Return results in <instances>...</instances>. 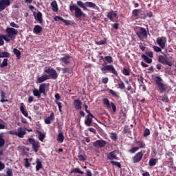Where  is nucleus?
<instances>
[{
  "label": "nucleus",
  "instance_id": "f257e3e1",
  "mask_svg": "<svg viewBox=\"0 0 176 176\" xmlns=\"http://www.w3.org/2000/svg\"><path fill=\"white\" fill-rule=\"evenodd\" d=\"M69 10L70 12H74V10L75 11L74 16L76 17V19H80V17H87V15L75 4L69 6Z\"/></svg>",
  "mask_w": 176,
  "mask_h": 176
},
{
  "label": "nucleus",
  "instance_id": "f03ea898",
  "mask_svg": "<svg viewBox=\"0 0 176 176\" xmlns=\"http://www.w3.org/2000/svg\"><path fill=\"white\" fill-rule=\"evenodd\" d=\"M162 82L163 80L162 78H160V76L155 77V84L157 85L158 91H160L161 94L164 93V91H167V90H168V86H167L166 84H164Z\"/></svg>",
  "mask_w": 176,
  "mask_h": 176
},
{
  "label": "nucleus",
  "instance_id": "7ed1b4c3",
  "mask_svg": "<svg viewBox=\"0 0 176 176\" xmlns=\"http://www.w3.org/2000/svg\"><path fill=\"white\" fill-rule=\"evenodd\" d=\"M101 71L103 72V74H105L107 71L108 72H111V74H113V75H116V76H118V71H116V69H115V67L112 65H108L105 63L102 65Z\"/></svg>",
  "mask_w": 176,
  "mask_h": 176
},
{
  "label": "nucleus",
  "instance_id": "20e7f679",
  "mask_svg": "<svg viewBox=\"0 0 176 176\" xmlns=\"http://www.w3.org/2000/svg\"><path fill=\"white\" fill-rule=\"evenodd\" d=\"M77 5L83 9V10H89L87 8H93L94 9L97 8V5L93 2L86 1L83 3L82 1H78Z\"/></svg>",
  "mask_w": 176,
  "mask_h": 176
},
{
  "label": "nucleus",
  "instance_id": "39448f33",
  "mask_svg": "<svg viewBox=\"0 0 176 176\" xmlns=\"http://www.w3.org/2000/svg\"><path fill=\"white\" fill-rule=\"evenodd\" d=\"M6 32L8 39H12L13 41L16 39V36L19 34V30L13 28H7Z\"/></svg>",
  "mask_w": 176,
  "mask_h": 176
},
{
  "label": "nucleus",
  "instance_id": "423d86ee",
  "mask_svg": "<svg viewBox=\"0 0 176 176\" xmlns=\"http://www.w3.org/2000/svg\"><path fill=\"white\" fill-rule=\"evenodd\" d=\"M158 62L161 63V64H166V65H168V67H172L173 63H171V60L167 55H160L158 56Z\"/></svg>",
  "mask_w": 176,
  "mask_h": 176
},
{
  "label": "nucleus",
  "instance_id": "0eeeda50",
  "mask_svg": "<svg viewBox=\"0 0 176 176\" xmlns=\"http://www.w3.org/2000/svg\"><path fill=\"white\" fill-rule=\"evenodd\" d=\"M44 72L45 74H47V76L49 77V79H57L58 78V74H57V71L54 69V68H50L46 69L44 70Z\"/></svg>",
  "mask_w": 176,
  "mask_h": 176
},
{
  "label": "nucleus",
  "instance_id": "6e6552de",
  "mask_svg": "<svg viewBox=\"0 0 176 176\" xmlns=\"http://www.w3.org/2000/svg\"><path fill=\"white\" fill-rule=\"evenodd\" d=\"M137 36L142 41L144 38H148V33L146 32V29L144 28H138L135 32Z\"/></svg>",
  "mask_w": 176,
  "mask_h": 176
},
{
  "label": "nucleus",
  "instance_id": "1a4fd4ad",
  "mask_svg": "<svg viewBox=\"0 0 176 176\" xmlns=\"http://www.w3.org/2000/svg\"><path fill=\"white\" fill-rule=\"evenodd\" d=\"M28 142H29L30 145H32V149L33 151H34V152H38V151H39V148H41V146L39 145V142L35 140V139L34 138H29L28 139Z\"/></svg>",
  "mask_w": 176,
  "mask_h": 176
},
{
  "label": "nucleus",
  "instance_id": "9d476101",
  "mask_svg": "<svg viewBox=\"0 0 176 176\" xmlns=\"http://www.w3.org/2000/svg\"><path fill=\"white\" fill-rule=\"evenodd\" d=\"M144 153H145V151H141L136 153L133 157V163H140L141 160H142V157H144Z\"/></svg>",
  "mask_w": 176,
  "mask_h": 176
},
{
  "label": "nucleus",
  "instance_id": "9b49d317",
  "mask_svg": "<svg viewBox=\"0 0 176 176\" xmlns=\"http://www.w3.org/2000/svg\"><path fill=\"white\" fill-rule=\"evenodd\" d=\"M72 58V56H71L69 54H65L63 57H61L59 59V61H60L63 65H64V64L65 65H68V64H71Z\"/></svg>",
  "mask_w": 176,
  "mask_h": 176
},
{
  "label": "nucleus",
  "instance_id": "f8f14e48",
  "mask_svg": "<svg viewBox=\"0 0 176 176\" xmlns=\"http://www.w3.org/2000/svg\"><path fill=\"white\" fill-rule=\"evenodd\" d=\"M156 42L161 49H164L166 47V43H167V39L166 37H158L157 38Z\"/></svg>",
  "mask_w": 176,
  "mask_h": 176
},
{
  "label": "nucleus",
  "instance_id": "ddd939ff",
  "mask_svg": "<svg viewBox=\"0 0 176 176\" xmlns=\"http://www.w3.org/2000/svg\"><path fill=\"white\" fill-rule=\"evenodd\" d=\"M10 6V0H0V12Z\"/></svg>",
  "mask_w": 176,
  "mask_h": 176
},
{
  "label": "nucleus",
  "instance_id": "4468645a",
  "mask_svg": "<svg viewBox=\"0 0 176 176\" xmlns=\"http://www.w3.org/2000/svg\"><path fill=\"white\" fill-rule=\"evenodd\" d=\"M107 17L111 21H118V14L113 12V10H111L107 13Z\"/></svg>",
  "mask_w": 176,
  "mask_h": 176
},
{
  "label": "nucleus",
  "instance_id": "2eb2a0df",
  "mask_svg": "<svg viewBox=\"0 0 176 176\" xmlns=\"http://www.w3.org/2000/svg\"><path fill=\"white\" fill-rule=\"evenodd\" d=\"M107 145V142L105 140H96L93 142V146L97 148H104Z\"/></svg>",
  "mask_w": 176,
  "mask_h": 176
},
{
  "label": "nucleus",
  "instance_id": "dca6fc26",
  "mask_svg": "<svg viewBox=\"0 0 176 176\" xmlns=\"http://www.w3.org/2000/svg\"><path fill=\"white\" fill-rule=\"evenodd\" d=\"M118 155H119V151H113L109 153V155L107 156L108 159L109 160H118Z\"/></svg>",
  "mask_w": 176,
  "mask_h": 176
},
{
  "label": "nucleus",
  "instance_id": "f3484780",
  "mask_svg": "<svg viewBox=\"0 0 176 176\" xmlns=\"http://www.w3.org/2000/svg\"><path fill=\"white\" fill-rule=\"evenodd\" d=\"M18 131H16V136L19 138H24V135H25L26 133L23 127H19L17 129Z\"/></svg>",
  "mask_w": 176,
  "mask_h": 176
},
{
  "label": "nucleus",
  "instance_id": "a211bd4d",
  "mask_svg": "<svg viewBox=\"0 0 176 176\" xmlns=\"http://www.w3.org/2000/svg\"><path fill=\"white\" fill-rule=\"evenodd\" d=\"M93 118H94V116L91 114L87 116V118L85 121V124L87 125V127L91 126V123H93Z\"/></svg>",
  "mask_w": 176,
  "mask_h": 176
},
{
  "label": "nucleus",
  "instance_id": "6ab92c4d",
  "mask_svg": "<svg viewBox=\"0 0 176 176\" xmlns=\"http://www.w3.org/2000/svg\"><path fill=\"white\" fill-rule=\"evenodd\" d=\"M6 42H10V38H8V36L3 35V34H0V46H3L5 45V41Z\"/></svg>",
  "mask_w": 176,
  "mask_h": 176
},
{
  "label": "nucleus",
  "instance_id": "aec40b11",
  "mask_svg": "<svg viewBox=\"0 0 176 176\" xmlns=\"http://www.w3.org/2000/svg\"><path fill=\"white\" fill-rule=\"evenodd\" d=\"M34 19L36 20V21H38L40 24H42L43 23V19L42 16V12H38L36 15H34Z\"/></svg>",
  "mask_w": 176,
  "mask_h": 176
},
{
  "label": "nucleus",
  "instance_id": "412c9836",
  "mask_svg": "<svg viewBox=\"0 0 176 176\" xmlns=\"http://www.w3.org/2000/svg\"><path fill=\"white\" fill-rule=\"evenodd\" d=\"M38 91L43 96H46V83H42L39 85Z\"/></svg>",
  "mask_w": 176,
  "mask_h": 176
},
{
  "label": "nucleus",
  "instance_id": "4be33fe9",
  "mask_svg": "<svg viewBox=\"0 0 176 176\" xmlns=\"http://www.w3.org/2000/svg\"><path fill=\"white\" fill-rule=\"evenodd\" d=\"M49 80V76L47 74L43 75L41 77L37 78V83H43V82Z\"/></svg>",
  "mask_w": 176,
  "mask_h": 176
},
{
  "label": "nucleus",
  "instance_id": "5701e85b",
  "mask_svg": "<svg viewBox=\"0 0 176 176\" xmlns=\"http://www.w3.org/2000/svg\"><path fill=\"white\" fill-rule=\"evenodd\" d=\"M74 108L77 110L82 109V102L79 100H74Z\"/></svg>",
  "mask_w": 176,
  "mask_h": 176
},
{
  "label": "nucleus",
  "instance_id": "b1692460",
  "mask_svg": "<svg viewBox=\"0 0 176 176\" xmlns=\"http://www.w3.org/2000/svg\"><path fill=\"white\" fill-rule=\"evenodd\" d=\"M20 111L25 118H28V111H27V109L24 107V103H21Z\"/></svg>",
  "mask_w": 176,
  "mask_h": 176
},
{
  "label": "nucleus",
  "instance_id": "393cba45",
  "mask_svg": "<svg viewBox=\"0 0 176 176\" xmlns=\"http://www.w3.org/2000/svg\"><path fill=\"white\" fill-rule=\"evenodd\" d=\"M52 120H54V113H51L50 116H48L45 120V124H50V123H52Z\"/></svg>",
  "mask_w": 176,
  "mask_h": 176
},
{
  "label": "nucleus",
  "instance_id": "a878e982",
  "mask_svg": "<svg viewBox=\"0 0 176 176\" xmlns=\"http://www.w3.org/2000/svg\"><path fill=\"white\" fill-rule=\"evenodd\" d=\"M58 142H60V144H63L64 142V133L61 131H58V135L57 138Z\"/></svg>",
  "mask_w": 176,
  "mask_h": 176
},
{
  "label": "nucleus",
  "instance_id": "bb28decb",
  "mask_svg": "<svg viewBox=\"0 0 176 176\" xmlns=\"http://www.w3.org/2000/svg\"><path fill=\"white\" fill-rule=\"evenodd\" d=\"M42 27L38 25H36L33 29L34 34H36L37 35L42 32Z\"/></svg>",
  "mask_w": 176,
  "mask_h": 176
},
{
  "label": "nucleus",
  "instance_id": "cd10ccee",
  "mask_svg": "<svg viewBox=\"0 0 176 176\" xmlns=\"http://www.w3.org/2000/svg\"><path fill=\"white\" fill-rule=\"evenodd\" d=\"M140 12H141V10L140 9L133 10L132 11V16L136 19H140Z\"/></svg>",
  "mask_w": 176,
  "mask_h": 176
},
{
  "label": "nucleus",
  "instance_id": "c85d7f7f",
  "mask_svg": "<svg viewBox=\"0 0 176 176\" xmlns=\"http://www.w3.org/2000/svg\"><path fill=\"white\" fill-rule=\"evenodd\" d=\"M51 6L52 8L53 12H58V6L57 5V1H53L51 3Z\"/></svg>",
  "mask_w": 176,
  "mask_h": 176
},
{
  "label": "nucleus",
  "instance_id": "c756f323",
  "mask_svg": "<svg viewBox=\"0 0 176 176\" xmlns=\"http://www.w3.org/2000/svg\"><path fill=\"white\" fill-rule=\"evenodd\" d=\"M36 170L39 171V170H41V168L43 167V166L42 165V162H41L39 159H37L36 161Z\"/></svg>",
  "mask_w": 176,
  "mask_h": 176
},
{
  "label": "nucleus",
  "instance_id": "7c9ffc66",
  "mask_svg": "<svg viewBox=\"0 0 176 176\" xmlns=\"http://www.w3.org/2000/svg\"><path fill=\"white\" fill-rule=\"evenodd\" d=\"M104 60L107 64H112L113 63V58L111 56H104Z\"/></svg>",
  "mask_w": 176,
  "mask_h": 176
},
{
  "label": "nucleus",
  "instance_id": "2f4dec72",
  "mask_svg": "<svg viewBox=\"0 0 176 176\" xmlns=\"http://www.w3.org/2000/svg\"><path fill=\"white\" fill-rule=\"evenodd\" d=\"M13 52L18 60H20V58H21V52L20 50H17L16 48H14Z\"/></svg>",
  "mask_w": 176,
  "mask_h": 176
},
{
  "label": "nucleus",
  "instance_id": "473e14b6",
  "mask_svg": "<svg viewBox=\"0 0 176 176\" xmlns=\"http://www.w3.org/2000/svg\"><path fill=\"white\" fill-rule=\"evenodd\" d=\"M33 95L34 96V97H37V98H41V91H39V89H34L32 91Z\"/></svg>",
  "mask_w": 176,
  "mask_h": 176
},
{
  "label": "nucleus",
  "instance_id": "72a5a7b5",
  "mask_svg": "<svg viewBox=\"0 0 176 176\" xmlns=\"http://www.w3.org/2000/svg\"><path fill=\"white\" fill-rule=\"evenodd\" d=\"M156 163H157V159L151 158L149 160L148 166H150V167H153V166L156 165Z\"/></svg>",
  "mask_w": 176,
  "mask_h": 176
},
{
  "label": "nucleus",
  "instance_id": "f704fd0d",
  "mask_svg": "<svg viewBox=\"0 0 176 176\" xmlns=\"http://www.w3.org/2000/svg\"><path fill=\"white\" fill-rule=\"evenodd\" d=\"M37 133H38V140L39 141H41V142H43V140H45L46 135L43 133L42 132L37 131Z\"/></svg>",
  "mask_w": 176,
  "mask_h": 176
},
{
  "label": "nucleus",
  "instance_id": "c9c22d12",
  "mask_svg": "<svg viewBox=\"0 0 176 176\" xmlns=\"http://www.w3.org/2000/svg\"><path fill=\"white\" fill-rule=\"evenodd\" d=\"M74 173H76L77 174H85V172L80 170L79 168H74L70 171V174H74Z\"/></svg>",
  "mask_w": 176,
  "mask_h": 176
},
{
  "label": "nucleus",
  "instance_id": "e433bc0d",
  "mask_svg": "<svg viewBox=\"0 0 176 176\" xmlns=\"http://www.w3.org/2000/svg\"><path fill=\"white\" fill-rule=\"evenodd\" d=\"M142 58L146 61L148 64H151L152 63V58H148L146 55L142 54Z\"/></svg>",
  "mask_w": 176,
  "mask_h": 176
},
{
  "label": "nucleus",
  "instance_id": "4c0bfd02",
  "mask_svg": "<svg viewBox=\"0 0 176 176\" xmlns=\"http://www.w3.org/2000/svg\"><path fill=\"white\" fill-rule=\"evenodd\" d=\"M118 89H120V90H124L126 89V85H124V82L123 81L120 80L118 81Z\"/></svg>",
  "mask_w": 176,
  "mask_h": 176
},
{
  "label": "nucleus",
  "instance_id": "58836bf2",
  "mask_svg": "<svg viewBox=\"0 0 176 176\" xmlns=\"http://www.w3.org/2000/svg\"><path fill=\"white\" fill-rule=\"evenodd\" d=\"M1 100H0L1 102H8V101H9V100L5 99L6 97L5 92L3 91L1 92Z\"/></svg>",
  "mask_w": 176,
  "mask_h": 176
},
{
  "label": "nucleus",
  "instance_id": "ea45409f",
  "mask_svg": "<svg viewBox=\"0 0 176 176\" xmlns=\"http://www.w3.org/2000/svg\"><path fill=\"white\" fill-rule=\"evenodd\" d=\"M159 100H162L163 102H168V96L166 94H164L163 96H160Z\"/></svg>",
  "mask_w": 176,
  "mask_h": 176
},
{
  "label": "nucleus",
  "instance_id": "a19ab883",
  "mask_svg": "<svg viewBox=\"0 0 176 176\" xmlns=\"http://www.w3.org/2000/svg\"><path fill=\"white\" fill-rule=\"evenodd\" d=\"M110 138L113 141H117L118 140V134H116V133H113V132L111 133Z\"/></svg>",
  "mask_w": 176,
  "mask_h": 176
},
{
  "label": "nucleus",
  "instance_id": "79ce46f5",
  "mask_svg": "<svg viewBox=\"0 0 176 176\" xmlns=\"http://www.w3.org/2000/svg\"><path fill=\"white\" fill-rule=\"evenodd\" d=\"M137 145H138L139 149H144L145 148V144L142 141H138L136 142Z\"/></svg>",
  "mask_w": 176,
  "mask_h": 176
},
{
  "label": "nucleus",
  "instance_id": "37998d69",
  "mask_svg": "<svg viewBox=\"0 0 176 176\" xmlns=\"http://www.w3.org/2000/svg\"><path fill=\"white\" fill-rule=\"evenodd\" d=\"M130 72H131L130 69L124 67V69L122 70L123 75H125V76H129L130 75Z\"/></svg>",
  "mask_w": 176,
  "mask_h": 176
},
{
  "label": "nucleus",
  "instance_id": "c03bdc74",
  "mask_svg": "<svg viewBox=\"0 0 176 176\" xmlns=\"http://www.w3.org/2000/svg\"><path fill=\"white\" fill-rule=\"evenodd\" d=\"M3 57H10V54L6 52L0 53V58H3Z\"/></svg>",
  "mask_w": 176,
  "mask_h": 176
},
{
  "label": "nucleus",
  "instance_id": "a18cd8bd",
  "mask_svg": "<svg viewBox=\"0 0 176 176\" xmlns=\"http://www.w3.org/2000/svg\"><path fill=\"white\" fill-rule=\"evenodd\" d=\"M103 104H104V105H106V107H111V103L109 102V99L104 98L103 100Z\"/></svg>",
  "mask_w": 176,
  "mask_h": 176
},
{
  "label": "nucleus",
  "instance_id": "49530a36",
  "mask_svg": "<svg viewBox=\"0 0 176 176\" xmlns=\"http://www.w3.org/2000/svg\"><path fill=\"white\" fill-rule=\"evenodd\" d=\"M8 67V58H4L2 63H1V68H5Z\"/></svg>",
  "mask_w": 176,
  "mask_h": 176
},
{
  "label": "nucleus",
  "instance_id": "de8ad7c7",
  "mask_svg": "<svg viewBox=\"0 0 176 176\" xmlns=\"http://www.w3.org/2000/svg\"><path fill=\"white\" fill-rule=\"evenodd\" d=\"M111 164H113V166L118 167V168H120L122 167V164H120V162H118L116 161H111Z\"/></svg>",
  "mask_w": 176,
  "mask_h": 176
},
{
  "label": "nucleus",
  "instance_id": "09e8293b",
  "mask_svg": "<svg viewBox=\"0 0 176 176\" xmlns=\"http://www.w3.org/2000/svg\"><path fill=\"white\" fill-rule=\"evenodd\" d=\"M139 149H140V147H138V146L133 147L132 148L129 150V152L130 153H135L137 152V151H138Z\"/></svg>",
  "mask_w": 176,
  "mask_h": 176
},
{
  "label": "nucleus",
  "instance_id": "8fccbe9b",
  "mask_svg": "<svg viewBox=\"0 0 176 176\" xmlns=\"http://www.w3.org/2000/svg\"><path fill=\"white\" fill-rule=\"evenodd\" d=\"M126 90H128V91H130L131 94H134V93H135V89H133V87H131V85H130L126 88Z\"/></svg>",
  "mask_w": 176,
  "mask_h": 176
},
{
  "label": "nucleus",
  "instance_id": "3c124183",
  "mask_svg": "<svg viewBox=\"0 0 176 176\" xmlns=\"http://www.w3.org/2000/svg\"><path fill=\"white\" fill-rule=\"evenodd\" d=\"M55 103L58 107L59 112H62L63 111L61 110V109L63 108V103H61L60 102H58L57 100L55 101Z\"/></svg>",
  "mask_w": 176,
  "mask_h": 176
},
{
  "label": "nucleus",
  "instance_id": "603ef678",
  "mask_svg": "<svg viewBox=\"0 0 176 176\" xmlns=\"http://www.w3.org/2000/svg\"><path fill=\"white\" fill-rule=\"evenodd\" d=\"M63 74H69L71 73V69L69 67L62 68Z\"/></svg>",
  "mask_w": 176,
  "mask_h": 176
},
{
  "label": "nucleus",
  "instance_id": "864d4df0",
  "mask_svg": "<svg viewBox=\"0 0 176 176\" xmlns=\"http://www.w3.org/2000/svg\"><path fill=\"white\" fill-rule=\"evenodd\" d=\"M109 93H110V94H111V96H114V97L119 98V95H118V94L113 89H109Z\"/></svg>",
  "mask_w": 176,
  "mask_h": 176
},
{
  "label": "nucleus",
  "instance_id": "5fc2aeb1",
  "mask_svg": "<svg viewBox=\"0 0 176 176\" xmlns=\"http://www.w3.org/2000/svg\"><path fill=\"white\" fill-rule=\"evenodd\" d=\"M153 49L156 52V53H159L160 52H162V47H160L158 46H153Z\"/></svg>",
  "mask_w": 176,
  "mask_h": 176
},
{
  "label": "nucleus",
  "instance_id": "6e6d98bb",
  "mask_svg": "<svg viewBox=\"0 0 176 176\" xmlns=\"http://www.w3.org/2000/svg\"><path fill=\"white\" fill-rule=\"evenodd\" d=\"M151 135V131L149 129H146L144 132V137H148V135Z\"/></svg>",
  "mask_w": 176,
  "mask_h": 176
},
{
  "label": "nucleus",
  "instance_id": "4d7b16f0",
  "mask_svg": "<svg viewBox=\"0 0 176 176\" xmlns=\"http://www.w3.org/2000/svg\"><path fill=\"white\" fill-rule=\"evenodd\" d=\"M5 145V139H3L0 135V148H2Z\"/></svg>",
  "mask_w": 176,
  "mask_h": 176
},
{
  "label": "nucleus",
  "instance_id": "13d9d810",
  "mask_svg": "<svg viewBox=\"0 0 176 176\" xmlns=\"http://www.w3.org/2000/svg\"><path fill=\"white\" fill-rule=\"evenodd\" d=\"M30 166H31V164H30V162L28 161V158H25V167L26 168H28V167H30Z\"/></svg>",
  "mask_w": 176,
  "mask_h": 176
},
{
  "label": "nucleus",
  "instance_id": "bf43d9fd",
  "mask_svg": "<svg viewBox=\"0 0 176 176\" xmlns=\"http://www.w3.org/2000/svg\"><path fill=\"white\" fill-rule=\"evenodd\" d=\"M10 25L11 27H13V28H20V25L16 24V23H14V22H11V23H10Z\"/></svg>",
  "mask_w": 176,
  "mask_h": 176
},
{
  "label": "nucleus",
  "instance_id": "052dcab7",
  "mask_svg": "<svg viewBox=\"0 0 176 176\" xmlns=\"http://www.w3.org/2000/svg\"><path fill=\"white\" fill-rule=\"evenodd\" d=\"M110 107H111L113 112H116V105H115V103L111 102L110 103Z\"/></svg>",
  "mask_w": 176,
  "mask_h": 176
},
{
  "label": "nucleus",
  "instance_id": "680f3d73",
  "mask_svg": "<svg viewBox=\"0 0 176 176\" xmlns=\"http://www.w3.org/2000/svg\"><path fill=\"white\" fill-rule=\"evenodd\" d=\"M55 21H58V20H60V21H63L64 19L60 16H56L54 18Z\"/></svg>",
  "mask_w": 176,
  "mask_h": 176
},
{
  "label": "nucleus",
  "instance_id": "e2e57ef3",
  "mask_svg": "<svg viewBox=\"0 0 176 176\" xmlns=\"http://www.w3.org/2000/svg\"><path fill=\"white\" fill-rule=\"evenodd\" d=\"M78 159H80V160H82V162H86V158L85 157V156H83V155H78Z\"/></svg>",
  "mask_w": 176,
  "mask_h": 176
},
{
  "label": "nucleus",
  "instance_id": "0e129e2a",
  "mask_svg": "<svg viewBox=\"0 0 176 176\" xmlns=\"http://www.w3.org/2000/svg\"><path fill=\"white\" fill-rule=\"evenodd\" d=\"M107 43V41L101 40L97 43V45H105Z\"/></svg>",
  "mask_w": 176,
  "mask_h": 176
},
{
  "label": "nucleus",
  "instance_id": "69168bd1",
  "mask_svg": "<svg viewBox=\"0 0 176 176\" xmlns=\"http://www.w3.org/2000/svg\"><path fill=\"white\" fill-rule=\"evenodd\" d=\"M5 168V164L2 163V162L0 161V171H2V170H4Z\"/></svg>",
  "mask_w": 176,
  "mask_h": 176
},
{
  "label": "nucleus",
  "instance_id": "338daca9",
  "mask_svg": "<svg viewBox=\"0 0 176 176\" xmlns=\"http://www.w3.org/2000/svg\"><path fill=\"white\" fill-rule=\"evenodd\" d=\"M108 80H109L108 77H106V78H102V83L107 84V83H108Z\"/></svg>",
  "mask_w": 176,
  "mask_h": 176
},
{
  "label": "nucleus",
  "instance_id": "774afa93",
  "mask_svg": "<svg viewBox=\"0 0 176 176\" xmlns=\"http://www.w3.org/2000/svg\"><path fill=\"white\" fill-rule=\"evenodd\" d=\"M55 98H56V101H58V100H60L61 98V96H60L59 94H56Z\"/></svg>",
  "mask_w": 176,
  "mask_h": 176
}]
</instances>
